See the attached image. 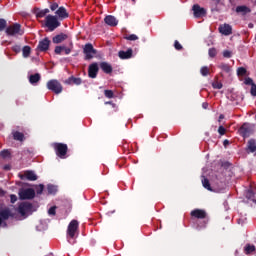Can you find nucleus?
<instances>
[{"label": "nucleus", "instance_id": "obj_1", "mask_svg": "<svg viewBox=\"0 0 256 256\" xmlns=\"http://www.w3.org/2000/svg\"><path fill=\"white\" fill-rule=\"evenodd\" d=\"M52 147H53L57 157H59L60 159H66L67 151H69V147L67 146V144L54 142L52 144Z\"/></svg>", "mask_w": 256, "mask_h": 256}, {"label": "nucleus", "instance_id": "obj_2", "mask_svg": "<svg viewBox=\"0 0 256 256\" xmlns=\"http://www.w3.org/2000/svg\"><path fill=\"white\" fill-rule=\"evenodd\" d=\"M46 87L49 91H52V93H55L56 95L63 93V85L57 79L49 80Z\"/></svg>", "mask_w": 256, "mask_h": 256}, {"label": "nucleus", "instance_id": "obj_3", "mask_svg": "<svg viewBox=\"0 0 256 256\" xmlns=\"http://www.w3.org/2000/svg\"><path fill=\"white\" fill-rule=\"evenodd\" d=\"M45 26L49 31H55V29L61 27V22H59V18H57V16L48 15L46 16Z\"/></svg>", "mask_w": 256, "mask_h": 256}, {"label": "nucleus", "instance_id": "obj_4", "mask_svg": "<svg viewBox=\"0 0 256 256\" xmlns=\"http://www.w3.org/2000/svg\"><path fill=\"white\" fill-rule=\"evenodd\" d=\"M6 35L10 36V37H15V35H23L25 33V31H23V29H21V24L19 23H14L10 26H8L5 30Z\"/></svg>", "mask_w": 256, "mask_h": 256}, {"label": "nucleus", "instance_id": "obj_5", "mask_svg": "<svg viewBox=\"0 0 256 256\" xmlns=\"http://www.w3.org/2000/svg\"><path fill=\"white\" fill-rule=\"evenodd\" d=\"M18 195L21 201L35 199V190L33 188L20 189Z\"/></svg>", "mask_w": 256, "mask_h": 256}, {"label": "nucleus", "instance_id": "obj_6", "mask_svg": "<svg viewBox=\"0 0 256 256\" xmlns=\"http://www.w3.org/2000/svg\"><path fill=\"white\" fill-rule=\"evenodd\" d=\"M83 53L85 55L84 59L85 61H91L95 55H97V51L93 47V44L87 43L83 47Z\"/></svg>", "mask_w": 256, "mask_h": 256}, {"label": "nucleus", "instance_id": "obj_7", "mask_svg": "<svg viewBox=\"0 0 256 256\" xmlns=\"http://www.w3.org/2000/svg\"><path fill=\"white\" fill-rule=\"evenodd\" d=\"M239 134L244 139H247V137H251L253 135V125L251 123H243L242 126L239 128Z\"/></svg>", "mask_w": 256, "mask_h": 256}, {"label": "nucleus", "instance_id": "obj_8", "mask_svg": "<svg viewBox=\"0 0 256 256\" xmlns=\"http://www.w3.org/2000/svg\"><path fill=\"white\" fill-rule=\"evenodd\" d=\"M79 231V221L72 220L67 228V235L70 239H75V234Z\"/></svg>", "mask_w": 256, "mask_h": 256}, {"label": "nucleus", "instance_id": "obj_9", "mask_svg": "<svg viewBox=\"0 0 256 256\" xmlns=\"http://www.w3.org/2000/svg\"><path fill=\"white\" fill-rule=\"evenodd\" d=\"M33 209V204L29 202H23L18 206V213L22 216L25 217L29 211Z\"/></svg>", "mask_w": 256, "mask_h": 256}, {"label": "nucleus", "instance_id": "obj_10", "mask_svg": "<svg viewBox=\"0 0 256 256\" xmlns=\"http://www.w3.org/2000/svg\"><path fill=\"white\" fill-rule=\"evenodd\" d=\"M192 219H207V211L196 208L190 212Z\"/></svg>", "mask_w": 256, "mask_h": 256}, {"label": "nucleus", "instance_id": "obj_11", "mask_svg": "<svg viewBox=\"0 0 256 256\" xmlns=\"http://www.w3.org/2000/svg\"><path fill=\"white\" fill-rule=\"evenodd\" d=\"M97 73H99V64L94 62L88 67V76L90 79H97Z\"/></svg>", "mask_w": 256, "mask_h": 256}, {"label": "nucleus", "instance_id": "obj_12", "mask_svg": "<svg viewBox=\"0 0 256 256\" xmlns=\"http://www.w3.org/2000/svg\"><path fill=\"white\" fill-rule=\"evenodd\" d=\"M218 31L221 35H225L226 37H228V35H233V27L227 23L221 24L218 27Z\"/></svg>", "mask_w": 256, "mask_h": 256}, {"label": "nucleus", "instance_id": "obj_13", "mask_svg": "<svg viewBox=\"0 0 256 256\" xmlns=\"http://www.w3.org/2000/svg\"><path fill=\"white\" fill-rule=\"evenodd\" d=\"M56 17H58L59 21H63L64 19H69V12H67V9L64 6H60L56 12Z\"/></svg>", "mask_w": 256, "mask_h": 256}, {"label": "nucleus", "instance_id": "obj_14", "mask_svg": "<svg viewBox=\"0 0 256 256\" xmlns=\"http://www.w3.org/2000/svg\"><path fill=\"white\" fill-rule=\"evenodd\" d=\"M10 217H13V213H11V209L4 208L0 210V227L3 225L4 221H7Z\"/></svg>", "mask_w": 256, "mask_h": 256}, {"label": "nucleus", "instance_id": "obj_15", "mask_svg": "<svg viewBox=\"0 0 256 256\" xmlns=\"http://www.w3.org/2000/svg\"><path fill=\"white\" fill-rule=\"evenodd\" d=\"M192 11L194 12V17L196 18L205 17V15H207V10H205V8H201L199 4H194Z\"/></svg>", "mask_w": 256, "mask_h": 256}, {"label": "nucleus", "instance_id": "obj_16", "mask_svg": "<svg viewBox=\"0 0 256 256\" xmlns=\"http://www.w3.org/2000/svg\"><path fill=\"white\" fill-rule=\"evenodd\" d=\"M49 45H51V40L44 38L39 42L37 49L41 52L49 51Z\"/></svg>", "mask_w": 256, "mask_h": 256}, {"label": "nucleus", "instance_id": "obj_17", "mask_svg": "<svg viewBox=\"0 0 256 256\" xmlns=\"http://www.w3.org/2000/svg\"><path fill=\"white\" fill-rule=\"evenodd\" d=\"M104 23L109 27H117V25H119V20L113 15H108L104 18Z\"/></svg>", "mask_w": 256, "mask_h": 256}, {"label": "nucleus", "instance_id": "obj_18", "mask_svg": "<svg viewBox=\"0 0 256 256\" xmlns=\"http://www.w3.org/2000/svg\"><path fill=\"white\" fill-rule=\"evenodd\" d=\"M100 69L103 71V73H106V75H111L113 73V66L109 64L108 62H101L99 64Z\"/></svg>", "mask_w": 256, "mask_h": 256}, {"label": "nucleus", "instance_id": "obj_19", "mask_svg": "<svg viewBox=\"0 0 256 256\" xmlns=\"http://www.w3.org/2000/svg\"><path fill=\"white\" fill-rule=\"evenodd\" d=\"M69 36H67V34L65 33H60V34H57L56 36H54L52 38V42L55 44V45H59V43H63V41H65L66 39H68Z\"/></svg>", "mask_w": 256, "mask_h": 256}, {"label": "nucleus", "instance_id": "obj_20", "mask_svg": "<svg viewBox=\"0 0 256 256\" xmlns=\"http://www.w3.org/2000/svg\"><path fill=\"white\" fill-rule=\"evenodd\" d=\"M65 85H81L83 80L81 78H76L75 76H71L64 81Z\"/></svg>", "mask_w": 256, "mask_h": 256}, {"label": "nucleus", "instance_id": "obj_21", "mask_svg": "<svg viewBox=\"0 0 256 256\" xmlns=\"http://www.w3.org/2000/svg\"><path fill=\"white\" fill-rule=\"evenodd\" d=\"M118 57L120 59H131V57H133V49L129 48L127 51H119Z\"/></svg>", "mask_w": 256, "mask_h": 256}, {"label": "nucleus", "instance_id": "obj_22", "mask_svg": "<svg viewBox=\"0 0 256 256\" xmlns=\"http://www.w3.org/2000/svg\"><path fill=\"white\" fill-rule=\"evenodd\" d=\"M236 13H239L240 15H248V13H251V8L246 5L237 6Z\"/></svg>", "mask_w": 256, "mask_h": 256}, {"label": "nucleus", "instance_id": "obj_23", "mask_svg": "<svg viewBox=\"0 0 256 256\" xmlns=\"http://www.w3.org/2000/svg\"><path fill=\"white\" fill-rule=\"evenodd\" d=\"M12 135H13L14 141H20V142L25 141V134H23V132L14 131Z\"/></svg>", "mask_w": 256, "mask_h": 256}, {"label": "nucleus", "instance_id": "obj_24", "mask_svg": "<svg viewBox=\"0 0 256 256\" xmlns=\"http://www.w3.org/2000/svg\"><path fill=\"white\" fill-rule=\"evenodd\" d=\"M41 81V74L36 73L29 76V82L31 85H35V83H39Z\"/></svg>", "mask_w": 256, "mask_h": 256}, {"label": "nucleus", "instance_id": "obj_25", "mask_svg": "<svg viewBox=\"0 0 256 256\" xmlns=\"http://www.w3.org/2000/svg\"><path fill=\"white\" fill-rule=\"evenodd\" d=\"M247 149L250 153H255L256 151V140L250 139L247 144Z\"/></svg>", "mask_w": 256, "mask_h": 256}, {"label": "nucleus", "instance_id": "obj_26", "mask_svg": "<svg viewBox=\"0 0 256 256\" xmlns=\"http://www.w3.org/2000/svg\"><path fill=\"white\" fill-rule=\"evenodd\" d=\"M35 11H36V17L38 19H43V17H45V15H47V13H49L48 8H45L43 10H39V8H36Z\"/></svg>", "mask_w": 256, "mask_h": 256}, {"label": "nucleus", "instance_id": "obj_27", "mask_svg": "<svg viewBox=\"0 0 256 256\" xmlns=\"http://www.w3.org/2000/svg\"><path fill=\"white\" fill-rule=\"evenodd\" d=\"M25 177L28 181H37V174L33 171H26Z\"/></svg>", "mask_w": 256, "mask_h": 256}, {"label": "nucleus", "instance_id": "obj_28", "mask_svg": "<svg viewBox=\"0 0 256 256\" xmlns=\"http://www.w3.org/2000/svg\"><path fill=\"white\" fill-rule=\"evenodd\" d=\"M255 252V245L246 244L244 247L245 255H251V253Z\"/></svg>", "mask_w": 256, "mask_h": 256}, {"label": "nucleus", "instance_id": "obj_29", "mask_svg": "<svg viewBox=\"0 0 256 256\" xmlns=\"http://www.w3.org/2000/svg\"><path fill=\"white\" fill-rule=\"evenodd\" d=\"M218 69H221L224 73H231V66L229 64L220 63Z\"/></svg>", "mask_w": 256, "mask_h": 256}, {"label": "nucleus", "instance_id": "obj_30", "mask_svg": "<svg viewBox=\"0 0 256 256\" xmlns=\"http://www.w3.org/2000/svg\"><path fill=\"white\" fill-rule=\"evenodd\" d=\"M47 191H48V195H55L57 193V186L53 184H48Z\"/></svg>", "mask_w": 256, "mask_h": 256}, {"label": "nucleus", "instance_id": "obj_31", "mask_svg": "<svg viewBox=\"0 0 256 256\" xmlns=\"http://www.w3.org/2000/svg\"><path fill=\"white\" fill-rule=\"evenodd\" d=\"M22 55L24 58H27L31 55V46H24L22 48Z\"/></svg>", "mask_w": 256, "mask_h": 256}, {"label": "nucleus", "instance_id": "obj_32", "mask_svg": "<svg viewBox=\"0 0 256 256\" xmlns=\"http://www.w3.org/2000/svg\"><path fill=\"white\" fill-rule=\"evenodd\" d=\"M202 185H203L204 189H207L208 191H211V183L209 182V179L203 177Z\"/></svg>", "mask_w": 256, "mask_h": 256}, {"label": "nucleus", "instance_id": "obj_33", "mask_svg": "<svg viewBox=\"0 0 256 256\" xmlns=\"http://www.w3.org/2000/svg\"><path fill=\"white\" fill-rule=\"evenodd\" d=\"M237 75L238 77H245L247 75V69L245 67H239L237 69Z\"/></svg>", "mask_w": 256, "mask_h": 256}, {"label": "nucleus", "instance_id": "obj_34", "mask_svg": "<svg viewBox=\"0 0 256 256\" xmlns=\"http://www.w3.org/2000/svg\"><path fill=\"white\" fill-rule=\"evenodd\" d=\"M37 195H42L43 191L45 190V185L39 184L35 186Z\"/></svg>", "mask_w": 256, "mask_h": 256}, {"label": "nucleus", "instance_id": "obj_35", "mask_svg": "<svg viewBox=\"0 0 256 256\" xmlns=\"http://www.w3.org/2000/svg\"><path fill=\"white\" fill-rule=\"evenodd\" d=\"M104 96L107 99H113V97H115V93L113 92V90H104Z\"/></svg>", "mask_w": 256, "mask_h": 256}, {"label": "nucleus", "instance_id": "obj_36", "mask_svg": "<svg viewBox=\"0 0 256 256\" xmlns=\"http://www.w3.org/2000/svg\"><path fill=\"white\" fill-rule=\"evenodd\" d=\"M7 29V20L0 18V31Z\"/></svg>", "mask_w": 256, "mask_h": 256}, {"label": "nucleus", "instance_id": "obj_37", "mask_svg": "<svg viewBox=\"0 0 256 256\" xmlns=\"http://www.w3.org/2000/svg\"><path fill=\"white\" fill-rule=\"evenodd\" d=\"M208 55L209 57H211L212 59L217 57V49L216 48H210L208 50Z\"/></svg>", "mask_w": 256, "mask_h": 256}, {"label": "nucleus", "instance_id": "obj_38", "mask_svg": "<svg viewBox=\"0 0 256 256\" xmlns=\"http://www.w3.org/2000/svg\"><path fill=\"white\" fill-rule=\"evenodd\" d=\"M200 73L203 77H207V75H209V67L207 66H203L201 69H200Z\"/></svg>", "mask_w": 256, "mask_h": 256}, {"label": "nucleus", "instance_id": "obj_39", "mask_svg": "<svg viewBox=\"0 0 256 256\" xmlns=\"http://www.w3.org/2000/svg\"><path fill=\"white\" fill-rule=\"evenodd\" d=\"M124 39H126L127 41H137V39H139V37L135 34H131L129 36H125Z\"/></svg>", "mask_w": 256, "mask_h": 256}, {"label": "nucleus", "instance_id": "obj_40", "mask_svg": "<svg viewBox=\"0 0 256 256\" xmlns=\"http://www.w3.org/2000/svg\"><path fill=\"white\" fill-rule=\"evenodd\" d=\"M65 49V46H56L55 47V50H54V53L56 55H61V52Z\"/></svg>", "mask_w": 256, "mask_h": 256}, {"label": "nucleus", "instance_id": "obj_41", "mask_svg": "<svg viewBox=\"0 0 256 256\" xmlns=\"http://www.w3.org/2000/svg\"><path fill=\"white\" fill-rule=\"evenodd\" d=\"M213 89H223V83L221 82H213L212 83Z\"/></svg>", "mask_w": 256, "mask_h": 256}, {"label": "nucleus", "instance_id": "obj_42", "mask_svg": "<svg viewBox=\"0 0 256 256\" xmlns=\"http://www.w3.org/2000/svg\"><path fill=\"white\" fill-rule=\"evenodd\" d=\"M174 47L176 51H181V49H183V46L177 40L174 41Z\"/></svg>", "mask_w": 256, "mask_h": 256}, {"label": "nucleus", "instance_id": "obj_43", "mask_svg": "<svg viewBox=\"0 0 256 256\" xmlns=\"http://www.w3.org/2000/svg\"><path fill=\"white\" fill-rule=\"evenodd\" d=\"M57 213V207L56 206H52L49 210H48V214L49 215H56Z\"/></svg>", "mask_w": 256, "mask_h": 256}, {"label": "nucleus", "instance_id": "obj_44", "mask_svg": "<svg viewBox=\"0 0 256 256\" xmlns=\"http://www.w3.org/2000/svg\"><path fill=\"white\" fill-rule=\"evenodd\" d=\"M231 55H232L231 51L229 50L223 51V57H225L226 59H231Z\"/></svg>", "mask_w": 256, "mask_h": 256}, {"label": "nucleus", "instance_id": "obj_45", "mask_svg": "<svg viewBox=\"0 0 256 256\" xmlns=\"http://www.w3.org/2000/svg\"><path fill=\"white\" fill-rule=\"evenodd\" d=\"M50 9L52 11H57V9H59V4L57 2H53L51 5H50Z\"/></svg>", "mask_w": 256, "mask_h": 256}, {"label": "nucleus", "instance_id": "obj_46", "mask_svg": "<svg viewBox=\"0 0 256 256\" xmlns=\"http://www.w3.org/2000/svg\"><path fill=\"white\" fill-rule=\"evenodd\" d=\"M12 51H14V53H21V45H14Z\"/></svg>", "mask_w": 256, "mask_h": 256}, {"label": "nucleus", "instance_id": "obj_47", "mask_svg": "<svg viewBox=\"0 0 256 256\" xmlns=\"http://www.w3.org/2000/svg\"><path fill=\"white\" fill-rule=\"evenodd\" d=\"M245 85H251V87L253 85H255V83L253 82V79L252 78H246L245 81H244Z\"/></svg>", "mask_w": 256, "mask_h": 256}, {"label": "nucleus", "instance_id": "obj_48", "mask_svg": "<svg viewBox=\"0 0 256 256\" xmlns=\"http://www.w3.org/2000/svg\"><path fill=\"white\" fill-rule=\"evenodd\" d=\"M218 133L219 135H225V133H227V130L225 129V127L219 126Z\"/></svg>", "mask_w": 256, "mask_h": 256}, {"label": "nucleus", "instance_id": "obj_49", "mask_svg": "<svg viewBox=\"0 0 256 256\" xmlns=\"http://www.w3.org/2000/svg\"><path fill=\"white\" fill-rule=\"evenodd\" d=\"M250 93H251L252 97H256V85L255 84H252Z\"/></svg>", "mask_w": 256, "mask_h": 256}, {"label": "nucleus", "instance_id": "obj_50", "mask_svg": "<svg viewBox=\"0 0 256 256\" xmlns=\"http://www.w3.org/2000/svg\"><path fill=\"white\" fill-rule=\"evenodd\" d=\"M9 155H11V153L9 152V150H3L1 152V157H3L4 159L9 157Z\"/></svg>", "mask_w": 256, "mask_h": 256}, {"label": "nucleus", "instance_id": "obj_51", "mask_svg": "<svg viewBox=\"0 0 256 256\" xmlns=\"http://www.w3.org/2000/svg\"><path fill=\"white\" fill-rule=\"evenodd\" d=\"M207 220H204L200 225L198 224V229H205V227H207Z\"/></svg>", "mask_w": 256, "mask_h": 256}, {"label": "nucleus", "instance_id": "obj_52", "mask_svg": "<svg viewBox=\"0 0 256 256\" xmlns=\"http://www.w3.org/2000/svg\"><path fill=\"white\" fill-rule=\"evenodd\" d=\"M10 202L11 203H17V195L11 194L10 195Z\"/></svg>", "mask_w": 256, "mask_h": 256}, {"label": "nucleus", "instance_id": "obj_53", "mask_svg": "<svg viewBox=\"0 0 256 256\" xmlns=\"http://www.w3.org/2000/svg\"><path fill=\"white\" fill-rule=\"evenodd\" d=\"M63 51L65 52V55H69L71 53V48H67L64 46Z\"/></svg>", "mask_w": 256, "mask_h": 256}, {"label": "nucleus", "instance_id": "obj_54", "mask_svg": "<svg viewBox=\"0 0 256 256\" xmlns=\"http://www.w3.org/2000/svg\"><path fill=\"white\" fill-rule=\"evenodd\" d=\"M105 105H112V107H116L115 103L113 101L105 102Z\"/></svg>", "mask_w": 256, "mask_h": 256}, {"label": "nucleus", "instance_id": "obj_55", "mask_svg": "<svg viewBox=\"0 0 256 256\" xmlns=\"http://www.w3.org/2000/svg\"><path fill=\"white\" fill-rule=\"evenodd\" d=\"M230 166H231V163H229V162H224L222 164V167H230Z\"/></svg>", "mask_w": 256, "mask_h": 256}, {"label": "nucleus", "instance_id": "obj_56", "mask_svg": "<svg viewBox=\"0 0 256 256\" xmlns=\"http://www.w3.org/2000/svg\"><path fill=\"white\" fill-rule=\"evenodd\" d=\"M0 197H5V190L0 188Z\"/></svg>", "mask_w": 256, "mask_h": 256}, {"label": "nucleus", "instance_id": "obj_57", "mask_svg": "<svg viewBox=\"0 0 256 256\" xmlns=\"http://www.w3.org/2000/svg\"><path fill=\"white\" fill-rule=\"evenodd\" d=\"M202 107H203V109H207V107H209V104H208L207 102H204V103L202 104Z\"/></svg>", "mask_w": 256, "mask_h": 256}, {"label": "nucleus", "instance_id": "obj_58", "mask_svg": "<svg viewBox=\"0 0 256 256\" xmlns=\"http://www.w3.org/2000/svg\"><path fill=\"white\" fill-rule=\"evenodd\" d=\"M223 145H224V147H227V145H229V140H224V142H223Z\"/></svg>", "mask_w": 256, "mask_h": 256}, {"label": "nucleus", "instance_id": "obj_59", "mask_svg": "<svg viewBox=\"0 0 256 256\" xmlns=\"http://www.w3.org/2000/svg\"><path fill=\"white\" fill-rule=\"evenodd\" d=\"M10 169H11V166H9V165H5V166H4V170H5V171H9Z\"/></svg>", "mask_w": 256, "mask_h": 256}, {"label": "nucleus", "instance_id": "obj_60", "mask_svg": "<svg viewBox=\"0 0 256 256\" xmlns=\"http://www.w3.org/2000/svg\"><path fill=\"white\" fill-rule=\"evenodd\" d=\"M213 3H215V5H219V3H221V0H212Z\"/></svg>", "mask_w": 256, "mask_h": 256}, {"label": "nucleus", "instance_id": "obj_61", "mask_svg": "<svg viewBox=\"0 0 256 256\" xmlns=\"http://www.w3.org/2000/svg\"><path fill=\"white\" fill-rule=\"evenodd\" d=\"M221 119H225V116L223 114L219 116V121H221Z\"/></svg>", "mask_w": 256, "mask_h": 256}, {"label": "nucleus", "instance_id": "obj_62", "mask_svg": "<svg viewBox=\"0 0 256 256\" xmlns=\"http://www.w3.org/2000/svg\"><path fill=\"white\" fill-rule=\"evenodd\" d=\"M249 29H253V23L248 24Z\"/></svg>", "mask_w": 256, "mask_h": 256}, {"label": "nucleus", "instance_id": "obj_63", "mask_svg": "<svg viewBox=\"0 0 256 256\" xmlns=\"http://www.w3.org/2000/svg\"><path fill=\"white\" fill-rule=\"evenodd\" d=\"M70 46L73 47V42L70 43Z\"/></svg>", "mask_w": 256, "mask_h": 256}]
</instances>
